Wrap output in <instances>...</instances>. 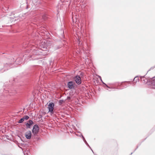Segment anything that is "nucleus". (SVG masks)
Listing matches in <instances>:
<instances>
[{"mask_svg": "<svg viewBox=\"0 0 155 155\" xmlns=\"http://www.w3.org/2000/svg\"><path fill=\"white\" fill-rule=\"evenodd\" d=\"M41 48H36L33 51V54L31 56L32 60H35L40 59L42 58V56L46 54L47 53L44 50V49L46 48L47 45L45 42L42 41L39 45Z\"/></svg>", "mask_w": 155, "mask_h": 155, "instance_id": "nucleus-1", "label": "nucleus"}, {"mask_svg": "<svg viewBox=\"0 0 155 155\" xmlns=\"http://www.w3.org/2000/svg\"><path fill=\"white\" fill-rule=\"evenodd\" d=\"M39 128L37 124L34 125L32 130V132L34 134H36L38 133Z\"/></svg>", "mask_w": 155, "mask_h": 155, "instance_id": "nucleus-2", "label": "nucleus"}, {"mask_svg": "<svg viewBox=\"0 0 155 155\" xmlns=\"http://www.w3.org/2000/svg\"><path fill=\"white\" fill-rule=\"evenodd\" d=\"M54 106V104L52 102L50 103L48 105V108L49 110V112H51L53 113Z\"/></svg>", "mask_w": 155, "mask_h": 155, "instance_id": "nucleus-3", "label": "nucleus"}, {"mask_svg": "<svg viewBox=\"0 0 155 155\" xmlns=\"http://www.w3.org/2000/svg\"><path fill=\"white\" fill-rule=\"evenodd\" d=\"M74 80L75 81L76 83L78 84H80L81 82V80L80 77L78 76H76L74 78Z\"/></svg>", "mask_w": 155, "mask_h": 155, "instance_id": "nucleus-4", "label": "nucleus"}, {"mask_svg": "<svg viewBox=\"0 0 155 155\" xmlns=\"http://www.w3.org/2000/svg\"><path fill=\"white\" fill-rule=\"evenodd\" d=\"M25 135L27 139H30L31 136V131H28L26 132L25 133Z\"/></svg>", "mask_w": 155, "mask_h": 155, "instance_id": "nucleus-5", "label": "nucleus"}, {"mask_svg": "<svg viewBox=\"0 0 155 155\" xmlns=\"http://www.w3.org/2000/svg\"><path fill=\"white\" fill-rule=\"evenodd\" d=\"M68 87L70 89L74 88V83L72 81L69 82L68 83Z\"/></svg>", "mask_w": 155, "mask_h": 155, "instance_id": "nucleus-6", "label": "nucleus"}, {"mask_svg": "<svg viewBox=\"0 0 155 155\" xmlns=\"http://www.w3.org/2000/svg\"><path fill=\"white\" fill-rule=\"evenodd\" d=\"M33 124V122L31 120H29L26 124V127L28 128H30V127Z\"/></svg>", "mask_w": 155, "mask_h": 155, "instance_id": "nucleus-7", "label": "nucleus"}, {"mask_svg": "<svg viewBox=\"0 0 155 155\" xmlns=\"http://www.w3.org/2000/svg\"><path fill=\"white\" fill-rule=\"evenodd\" d=\"M24 120V118L23 117L20 119L18 121V123H22L23 121Z\"/></svg>", "mask_w": 155, "mask_h": 155, "instance_id": "nucleus-8", "label": "nucleus"}, {"mask_svg": "<svg viewBox=\"0 0 155 155\" xmlns=\"http://www.w3.org/2000/svg\"><path fill=\"white\" fill-rule=\"evenodd\" d=\"M83 52H84L87 54V56H88V55L87 54L89 52V51L88 50H87V51H85L84 49H83Z\"/></svg>", "mask_w": 155, "mask_h": 155, "instance_id": "nucleus-9", "label": "nucleus"}, {"mask_svg": "<svg viewBox=\"0 0 155 155\" xmlns=\"http://www.w3.org/2000/svg\"><path fill=\"white\" fill-rule=\"evenodd\" d=\"M23 118H24V120L25 119L26 120H27L29 119V117L28 116L25 115L24 116Z\"/></svg>", "mask_w": 155, "mask_h": 155, "instance_id": "nucleus-10", "label": "nucleus"}, {"mask_svg": "<svg viewBox=\"0 0 155 155\" xmlns=\"http://www.w3.org/2000/svg\"><path fill=\"white\" fill-rule=\"evenodd\" d=\"M64 102V101L62 100H60L59 101V104L60 105H61Z\"/></svg>", "mask_w": 155, "mask_h": 155, "instance_id": "nucleus-11", "label": "nucleus"}, {"mask_svg": "<svg viewBox=\"0 0 155 155\" xmlns=\"http://www.w3.org/2000/svg\"><path fill=\"white\" fill-rule=\"evenodd\" d=\"M75 17L73 15L72 17V20L74 22V18ZM77 21H76L75 22H77Z\"/></svg>", "mask_w": 155, "mask_h": 155, "instance_id": "nucleus-12", "label": "nucleus"}, {"mask_svg": "<svg viewBox=\"0 0 155 155\" xmlns=\"http://www.w3.org/2000/svg\"><path fill=\"white\" fill-rule=\"evenodd\" d=\"M77 39H78V44L80 45V38H77Z\"/></svg>", "mask_w": 155, "mask_h": 155, "instance_id": "nucleus-13", "label": "nucleus"}, {"mask_svg": "<svg viewBox=\"0 0 155 155\" xmlns=\"http://www.w3.org/2000/svg\"><path fill=\"white\" fill-rule=\"evenodd\" d=\"M43 19H46V18H45V17H44V16H43Z\"/></svg>", "mask_w": 155, "mask_h": 155, "instance_id": "nucleus-14", "label": "nucleus"}, {"mask_svg": "<svg viewBox=\"0 0 155 155\" xmlns=\"http://www.w3.org/2000/svg\"><path fill=\"white\" fill-rule=\"evenodd\" d=\"M83 139H84V137H83Z\"/></svg>", "mask_w": 155, "mask_h": 155, "instance_id": "nucleus-15", "label": "nucleus"}]
</instances>
